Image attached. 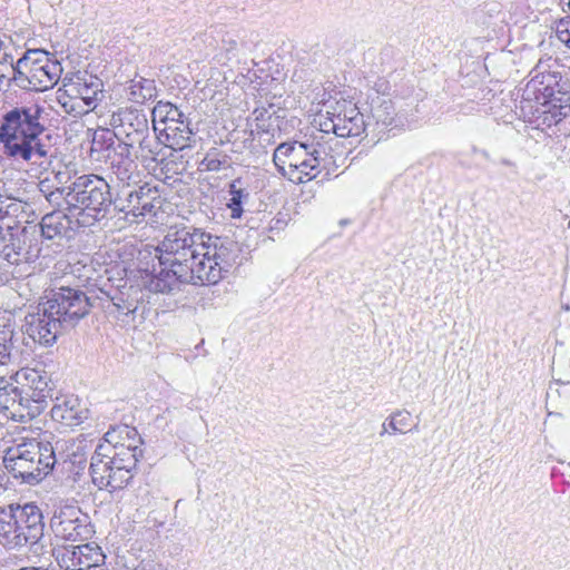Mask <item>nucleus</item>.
<instances>
[{
    "mask_svg": "<svg viewBox=\"0 0 570 570\" xmlns=\"http://www.w3.org/2000/svg\"><path fill=\"white\" fill-rule=\"evenodd\" d=\"M14 80L26 79L31 89L46 91L59 81L62 67L49 52L35 49L28 50L16 65L10 62Z\"/></svg>",
    "mask_w": 570,
    "mask_h": 570,
    "instance_id": "nucleus-8",
    "label": "nucleus"
},
{
    "mask_svg": "<svg viewBox=\"0 0 570 570\" xmlns=\"http://www.w3.org/2000/svg\"><path fill=\"white\" fill-rule=\"evenodd\" d=\"M230 165V157L216 148L208 150L200 161L202 169L206 171H219L229 168Z\"/></svg>",
    "mask_w": 570,
    "mask_h": 570,
    "instance_id": "nucleus-36",
    "label": "nucleus"
},
{
    "mask_svg": "<svg viewBox=\"0 0 570 570\" xmlns=\"http://www.w3.org/2000/svg\"><path fill=\"white\" fill-rule=\"evenodd\" d=\"M236 45H237V42H236L235 40H230V46H232V48H235V47H236Z\"/></svg>",
    "mask_w": 570,
    "mask_h": 570,
    "instance_id": "nucleus-48",
    "label": "nucleus"
},
{
    "mask_svg": "<svg viewBox=\"0 0 570 570\" xmlns=\"http://www.w3.org/2000/svg\"><path fill=\"white\" fill-rule=\"evenodd\" d=\"M43 518L35 503L9 505L0 514V543L7 549H18L37 543L43 535Z\"/></svg>",
    "mask_w": 570,
    "mask_h": 570,
    "instance_id": "nucleus-7",
    "label": "nucleus"
},
{
    "mask_svg": "<svg viewBox=\"0 0 570 570\" xmlns=\"http://www.w3.org/2000/svg\"><path fill=\"white\" fill-rule=\"evenodd\" d=\"M193 131L187 117L181 112V118L163 126L157 132V139L173 150H183L189 147Z\"/></svg>",
    "mask_w": 570,
    "mask_h": 570,
    "instance_id": "nucleus-26",
    "label": "nucleus"
},
{
    "mask_svg": "<svg viewBox=\"0 0 570 570\" xmlns=\"http://www.w3.org/2000/svg\"><path fill=\"white\" fill-rule=\"evenodd\" d=\"M71 215L68 212L53 210L45 215L40 223L41 235L47 239L57 237H70L73 230Z\"/></svg>",
    "mask_w": 570,
    "mask_h": 570,
    "instance_id": "nucleus-28",
    "label": "nucleus"
},
{
    "mask_svg": "<svg viewBox=\"0 0 570 570\" xmlns=\"http://www.w3.org/2000/svg\"><path fill=\"white\" fill-rule=\"evenodd\" d=\"M157 87L154 79L135 76L128 86V98L135 104L142 105L157 97Z\"/></svg>",
    "mask_w": 570,
    "mask_h": 570,
    "instance_id": "nucleus-33",
    "label": "nucleus"
},
{
    "mask_svg": "<svg viewBox=\"0 0 570 570\" xmlns=\"http://www.w3.org/2000/svg\"><path fill=\"white\" fill-rule=\"evenodd\" d=\"M274 122L275 119H273V115L269 112V110L265 108H256L249 118V131L253 139L256 137L261 139L266 136L264 140L271 142L272 138L274 137Z\"/></svg>",
    "mask_w": 570,
    "mask_h": 570,
    "instance_id": "nucleus-30",
    "label": "nucleus"
},
{
    "mask_svg": "<svg viewBox=\"0 0 570 570\" xmlns=\"http://www.w3.org/2000/svg\"><path fill=\"white\" fill-rule=\"evenodd\" d=\"M405 96L394 94L393 98L371 97V122L377 131H385L405 126L404 109L401 100Z\"/></svg>",
    "mask_w": 570,
    "mask_h": 570,
    "instance_id": "nucleus-18",
    "label": "nucleus"
},
{
    "mask_svg": "<svg viewBox=\"0 0 570 570\" xmlns=\"http://www.w3.org/2000/svg\"><path fill=\"white\" fill-rule=\"evenodd\" d=\"M50 528L56 538L67 541L86 540L92 533L89 517L75 504L58 507L50 520Z\"/></svg>",
    "mask_w": 570,
    "mask_h": 570,
    "instance_id": "nucleus-14",
    "label": "nucleus"
},
{
    "mask_svg": "<svg viewBox=\"0 0 570 570\" xmlns=\"http://www.w3.org/2000/svg\"><path fill=\"white\" fill-rule=\"evenodd\" d=\"M40 190H41L42 193H46V190H45V183H43V181H41V184H40Z\"/></svg>",
    "mask_w": 570,
    "mask_h": 570,
    "instance_id": "nucleus-46",
    "label": "nucleus"
},
{
    "mask_svg": "<svg viewBox=\"0 0 570 570\" xmlns=\"http://www.w3.org/2000/svg\"><path fill=\"white\" fill-rule=\"evenodd\" d=\"M286 225V222L282 218H274L272 220V224L269 226V229L271 230H274V229H282L284 228V226Z\"/></svg>",
    "mask_w": 570,
    "mask_h": 570,
    "instance_id": "nucleus-44",
    "label": "nucleus"
},
{
    "mask_svg": "<svg viewBox=\"0 0 570 570\" xmlns=\"http://www.w3.org/2000/svg\"><path fill=\"white\" fill-rule=\"evenodd\" d=\"M90 474L94 484L100 490L110 492L124 489L134 474L119 464L108 463V460L94 453L90 462Z\"/></svg>",
    "mask_w": 570,
    "mask_h": 570,
    "instance_id": "nucleus-22",
    "label": "nucleus"
},
{
    "mask_svg": "<svg viewBox=\"0 0 570 570\" xmlns=\"http://www.w3.org/2000/svg\"><path fill=\"white\" fill-rule=\"evenodd\" d=\"M10 379L22 393L24 402L39 406L40 414L51 393L49 374L43 368L22 367L16 370Z\"/></svg>",
    "mask_w": 570,
    "mask_h": 570,
    "instance_id": "nucleus-17",
    "label": "nucleus"
},
{
    "mask_svg": "<svg viewBox=\"0 0 570 570\" xmlns=\"http://www.w3.org/2000/svg\"><path fill=\"white\" fill-rule=\"evenodd\" d=\"M181 118V111L169 101H158L151 111V121L157 134L163 126Z\"/></svg>",
    "mask_w": 570,
    "mask_h": 570,
    "instance_id": "nucleus-35",
    "label": "nucleus"
},
{
    "mask_svg": "<svg viewBox=\"0 0 570 570\" xmlns=\"http://www.w3.org/2000/svg\"><path fill=\"white\" fill-rule=\"evenodd\" d=\"M132 570H166L165 567L153 560H142Z\"/></svg>",
    "mask_w": 570,
    "mask_h": 570,
    "instance_id": "nucleus-42",
    "label": "nucleus"
},
{
    "mask_svg": "<svg viewBox=\"0 0 570 570\" xmlns=\"http://www.w3.org/2000/svg\"><path fill=\"white\" fill-rule=\"evenodd\" d=\"M151 268L140 269L142 285L168 294L181 284H217L235 263L230 244L191 226L170 228L155 248Z\"/></svg>",
    "mask_w": 570,
    "mask_h": 570,
    "instance_id": "nucleus-1",
    "label": "nucleus"
},
{
    "mask_svg": "<svg viewBox=\"0 0 570 570\" xmlns=\"http://www.w3.org/2000/svg\"><path fill=\"white\" fill-rule=\"evenodd\" d=\"M41 253L39 240L24 227L0 235V254L10 264L35 262Z\"/></svg>",
    "mask_w": 570,
    "mask_h": 570,
    "instance_id": "nucleus-15",
    "label": "nucleus"
},
{
    "mask_svg": "<svg viewBox=\"0 0 570 570\" xmlns=\"http://www.w3.org/2000/svg\"><path fill=\"white\" fill-rule=\"evenodd\" d=\"M55 178L61 186H67L66 184L70 180L71 176L69 171H58Z\"/></svg>",
    "mask_w": 570,
    "mask_h": 570,
    "instance_id": "nucleus-43",
    "label": "nucleus"
},
{
    "mask_svg": "<svg viewBox=\"0 0 570 570\" xmlns=\"http://www.w3.org/2000/svg\"><path fill=\"white\" fill-rule=\"evenodd\" d=\"M316 114L312 122V130L325 135L328 145L336 137H357L366 128L363 114L352 100L345 99L340 92L334 95L325 90L315 97Z\"/></svg>",
    "mask_w": 570,
    "mask_h": 570,
    "instance_id": "nucleus-5",
    "label": "nucleus"
},
{
    "mask_svg": "<svg viewBox=\"0 0 570 570\" xmlns=\"http://www.w3.org/2000/svg\"><path fill=\"white\" fill-rule=\"evenodd\" d=\"M419 431V419H414L410 411L402 409L393 411L382 423L380 435L407 434Z\"/></svg>",
    "mask_w": 570,
    "mask_h": 570,
    "instance_id": "nucleus-29",
    "label": "nucleus"
},
{
    "mask_svg": "<svg viewBox=\"0 0 570 570\" xmlns=\"http://www.w3.org/2000/svg\"><path fill=\"white\" fill-rule=\"evenodd\" d=\"M136 430L122 426L108 431L105 441L97 445L94 453L108 460V463L119 464L130 473L136 468L142 450L138 446L140 439Z\"/></svg>",
    "mask_w": 570,
    "mask_h": 570,
    "instance_id": "nucleus-10",
    "label": "nucleus"
},
{
    "mask_svg": "<svg viewBox=\"0 0 570 570\" xmlns=\"http://www.w3.org/2000/svg\"><path fill=\"white\" fill-rule=\"evenodd\" d=\"M157 141L147 132L146 135L131 141L130 149L134 151L136 159H139L144 166L149 167L150 163H157L158 153Z\"/></svg>",
    "mask_w": 570,
    "mask_h": 570,
    "instance_id": "nucleus-34",
    "label": "nucleus"
},
{
    "mask_svg": "<svg viewBox=\"0 0 570 570\" xmlns=\"http://www.w3.org/2000/svg\"><path fill=\"white\" fill-rule=\"evenodd\" d=\"M115 203L119 210L125 213L127 220L140 223L146 217H154L161 208L163 199L155 186L145 184L138 189L128 191L125 197H118Z\"/></svg>",
    "mask_w": 570,
    "mask_h": 570,
    "instance_id": "nucleus-13",
    "label": "nucleus"
},
{
    "mask_svg": "<svg viewBox=\"0 0 570 570\" xmlns=\"http://www.w3.org/2000/svg\"><path fill=\"white\" fill-rule=\"evenodd\" d=\"M22 212V204L16 199L0 195V235L9 230H17L20 220L19 214Z\"/></svg>",
    "mask_w": 570,
    "mask_h": 570,
    "instance_id": "nucleus-32",
    "label": "nucleus"
},
{
    "mask_svg": "<svg viewBox=\"0 0 570 570\" xmlns=\"http://www.w3.org/2000/svg\"><path fill=\"white\" fill-rule=\"evenodd\" d=\"M556 37L570 49V19H561L557 23Z\"/></svg>",
    "mask_w": 570,
    "mask_h": 570,
    "instance_id": "nucleus-40",
    "label": "nucleus"
},
{
    "mask_svg": "<svg viewBox=\"0 0 570 570\" xmlns=\"http://www.w3.org/2000/svg\"><path fill=\"white\" fill-rule=\"evenodd\" d=\"M48 313L55 314L62 325H73L89 312L94 297L82 291L71 287H60L50 291L42 301Z\"/></svg>",
    "mask_w": 570,
    "mask_h": 570,
    "instance_id": "nucleus-11",
    "label": "nucleus"
},
{
    "mask_svg": "<svg viewBox=\"0 0 570 570\" xmlns=\"http://www.w3.org/2000/svg\"><path fill=\"white\" fill-rule=\"evenodd\" d=\"M240 180H234L229 186V199L227 207L230 209V216L233 218H240L243 214V204L248 199L249 194L240 188Z\"/></svg>",
    "mask_w": 570,
    "mask_h": 570,
    "instance_id": "nucleus-37",
    "label": "nucleus"
},
{
    "mask_svg": "<svg viewBox=\"0 0 570 570\" xmlns=\"http://www.w3.org/2000/svg\"><path fill=\"white\" fill-rule=\"evenodd\" d=\"M13 348L12 331H0V382L10 379L16 371Z\"/></svg>",
    "mask_w": 570,
    "mask_h": 570,
    "instance_id": "nucleus-31",
    "label": "nucleus"
},
{
    "mask_svg": "<svg viewBox=\"0 0 570 570\" xmlns=\"http://www.w3.org/2000/svg\"><path fill=\"white\" fill-rule=\"evenodd\" d=\"M62 324L48 308L40 302L36 311L24 317V332L33 342L45 346L56 343L58 333Z\"/></svg>",
    "mask_w": 570,
    "mask_h": 570,
    "instance_id": "nucleus-19",
    "label": "nucleus"
},
{
    "mask_svg": "<svg viewBox=\"0 0 570 570\" xmlns=\"http://www.w3.org/2000/svg\"><path fill=\"white\" fill-rule=\"evenodd\" d=\"M87 412L78 396L72 394L63 395L56 399V403L51 409V417L65 426H76L83 422L87 417Z\"/></svg>",
    "mask_w": 570,
    "mask_h": 570,
    "instance_id": "nucleus-25",
    "label": "nucleus"
},
{
    "mask_svg": "<svg viewBox=\"0 0 570 570\" xmlns=\"http://www.w3.org/2000/svg\"><path fill=\"white\" fill-rule=\"evenodd\" d=\"M0 411L12 421L26 422L39 415V406L24 402L22 393L11 379L0 382Z\"/></svg>",
    "mask_w": 570,
    "mask_h": 570,
    "instance_id": "nucleus-20",
    "label": "nucleus"
},
{
    "mask_svg": "<svg viewBox=\"0 0 570 570\" xmlns=\"http://www.w3.org/2000/svg\"><path fill=\"white\" fill-rule=\"evenodd\" d=\"M522 116L544 130L558 125L570 115V94L561 92L548 99L519 105Z\"/></svg>",
    "mask_w": 570,
    "mask_h": 570,
    "instance_id": "nucleus-12",
    "label": "nucleus"
},
{
    "mask_svg": "<svg viewBox=\"0 0 570 570\" xmlns=\"http://www.w3.org/2000/svg\"><path fill=\"white\" fill-rule=\"evenodd\" d=\"M53 557L65 570H107L104 567L106 556L96 543L57 547Z\"/></svg>",
    "mask_w": 570,
    "mask_h": 570,
    "instance_id": "nucleus-16",
    "label": "nucleus"
},
{
    "mask_svg": "<svg viewBox=\"0 0 570 570\" xmlns=\"http://www.w3.org/2000/svg\"><path fill=\"white\" fill-rule=\"evenodd\" d=\"M569 71H570V67H569Z\"/></svg>",
    "mask_w": 570,
    "mask_h": 570,
    "instance_id": "nucleus-49",
    "label": "nucleus"
},
{
    "mask_svg": "<svg viewBox=\"0 0 570 570\" xmlns=\"http://www.w3.org/2000/svg\"><path fill=\"white\" fill-rule=\"evenodd\" d=\"M70 92L86 107L85 112L94 109L102 95V82L97 77H77L70 86Z\"/></svg>",
    "mask_w": 570,
    "mask_h": 570,
    "instance_id": "nucleus-27",
    "label": "nucleus"
},
{
    "mask_svg": "<svg viewBox=\"0 0 570 570\" xmlns=\"http://www.w3.org/2000/svg\"><path fill=\"white\" fill-rule=\"evenodd\" d=\"M131 144L118 142L109 155L110 169L117 180L122 185L130 186L138 178L136 157L130 149Z\"/></svg>",
    "mask_w": 570,
    "mask_h": 570,
    "instance_id": "nucleus-23",
    "label": "nucleus"
},
{
    "mask_svg": "<svg viewBox=\"0 0 570 570\" xmlns=\"http://www.w3.org/2000/svg\"><path fill=\"white\" fill-rule=\"evenodd\" d=\"M109 125L117 130L120 142L131 144L149 132L147 116L136 108L125 107L112 111Z\"/></svg>",
    "mask_w": 570,
    "mask_h": 570,
    "instance_id": "nucleus-21",
    "label": "nucleus"
},
{
    "mask_svg": "<svg viewBox=\"0 0 570 570\" xmlns=\"http://www.w3.org/2000/svg\"><path fill=\"white\" fill-rule=\"evenodd\" d=\"M94 299H98L105 312L116 320L135 313L138 303L137 297H132L128 291L121 289L106 291L99 288Z\"/></svg>",
    "mask_w": 570,
    "mask_h": 570,
    "instance_id": "nucleus-24",
    "label": "nucleus"
},
{
    "mask_svg": "<svg viewBox=\"0 0 570 570\" xmlns=\"http://www.w3.org/2000/svg\"><path fill=\"white\" fill-rule=\"evenodd\" d=\"M42 99L24 100L3 117L0 136L6 153L14 159L46 167L50 164V145L42 141L48 114Z\"/></svg>",
    "mask_w": 570,
    "mask_h": 570,
    "instance_id": "nucleus-2",
    "label": "nucleus"
},
{
    "mask_svg": "<svg viewBox=\"0 0 570 570\" xmlns=\"http://www.w3.org/2000/svg\"><path fill=\"white\" fill-rule=\"evenodd\" d=\"M372 90L374 91V97H381L389 99L391 96V85L390 81L385 78H377L373 85Z\"/></svg>",
    "mask_w": 570,
    "mask_h": 570,
    "instance_id": "nucleus-41",
    "label": "nucleus"
},
{
    "mask_svg": "<svg viewBox=\"0 0 570 570\" xmlns=\"http://www.w3.org/2000/svg\"><path fill=\"white\" fill-rule=\"evenodd\" d=\"M46 198L52 205H65L81 227L92 226L105 218L114 203L108 181L95 174L75 177L68 186H58L47 193Z\"/></svg>",
    "mask_w": 570,
    "mask_h": 570,
    "instance_id": "nucleus-3",
    "label": "nucleus"
},
{
    "mask_svg": "<svg viewBox=\"0 0 570 570\" xmlns=\"http://www.w3.org/2000/svg\"><path fill=\"white\" fill-rule=\"evenodd\" d=\"M567 7H568V11L570 12V0H568V2H567ZM566 19H570V16H569V17H567Z\"/></svg>",
    "mask_w": 570,
    "mask_h": 570,
    "instance_id": "nucleus-47",
    "label": "nucleus"
},
{
    "mask_svg": "<svg viewBox=\"0 0 570 570\" xmlns=\"http://www.w3.org/2000/svg\"><path fill=\"white\" fill-rule=\"evenodd\" d=\"M57 95L58 102L67 114L81 115L85 112V109L77 108L78 101L75 95L71 96L67 91L61 92V89L57 91Z\"/></svg>",
    "mask_w": 570,
    "mask_h": 570,
    "instance_id": "nucleus-39",
    "label": "nucleus"
},
{
    "mask_svg": "<svg viewBox=\"0 0 570 570\" xmlns=\"http://www.w3.org/2000/svg\"><path fill=\"white\" fill-rule=\"evenodd\" d=\"M8 57H9V56H8L7 53H2V55H1V57H0V62H1L2 60H7V58H8Z\"/></svg>",
    "mask_w": 570,
    "mask_h": 570,
    "instance_id": "nucleus-45",
    "label": "nucleus"
},
{
    "mask_svg": "<svg viewBox=\"0 0 570 570\" xmlns=\"http://www.w3.org/2000/svg\"><path fill=\"white\" fill-rule=\"evenodd\" d=\"M563 69L564 66L552 57L540 59L530 71V79L521 89L519 105L535 102L540 99H548L561 92H567Z\"/></svg>",
    "mask_w": 570,
    "mask_h": 570,
    "instance_id": "nucleus-9",
    "label": "nucleus"
},
{
    "mask_svg": "<svg viewBox=\"0 0 570 570\" xmlns=\"http://www.w3.org/2000/svg\"><path fill=\"white\" fill-rule=\"evenodd\" d=\"M56 456L49 442L17 439L3 455L7 471L28 484L39 483L55 466Z\"/></svg>",
    "mask_w": 570,
    "mask_h": 570,
    "instance_id": "nucleus-6",
    "label": "nucleus"
},
{
    "mask_svg": "<svg viewBox=\"0 0 570 570\" xmlns=\"http://www.w3.org/2000/svg\"><path fill=\"white\" fill-rule=\"evenodd\" d=\"M119 137L118 132L108 128H98L92 134L91 151L102 153L110 148L114 149L115 139Z\"/></svg>",
    "mask_w": 570,
    "mask_h": 570,
    "instance_id": "nucleus-38",
    "label": "nucleus"
},
{
    "mask_svg": "<svg viewBox=\"0 0 570 570\" xmlns=\"http://www.w3.org/2000/svg\"><path fill=\"white\" fill-rule=\"evenodd\" d=\"M277 171L294 184H304L330 174L335 164L332 147L325 135L314 132L305 136L303 141L283 142L273 154Z\"/></svg>",
    "mask_w": 570,
    "mask_h": 570,
    "instance_id": "nucleus-4",
    "label": "nucleus"
}]
</instances>
